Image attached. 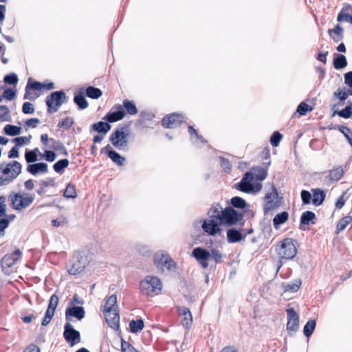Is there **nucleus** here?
<instances>
[{"instance_id": "1", "label": "nucleus", "mask_w": 352, "mask_h": 352, "mask_svg": "<svg viewBox=\"0 0 352 352\" xmlns=\"http://www.w3.org/2000/svg\"><path fill=\"white\" fill-rule=\"evenodd\" d=\"M208 219L200 221L201 228L209 236H214L222 232L221 226L243 227L245 223L243 212L228 206L225 208L219 203L213 204L208 210Z\"/></svg>"}, {"instance_id": "2", "label": "nucleus", "mask_w": 352, "mask_h": 352, "mask_svg": "<svg viewBox=\"0 0 352 352\" xmlns=\"http://www.w3.org/2000/svg\"><path fill=\"white\" fill-rule=\"evenodd\" d=\"M265 167L254 166L251 170L246 171L240 182L233 185V188L247 194L256 195L263 188L262 182L268 175V167L270 162L264 164Z\"/></svg>"}, {"instance_id": "3", "label": "nucleus", "mask_w": 352, "mask_h": 352, "mask_svg": "<svg viewBox=\"0 0 352 352\" xmlns=\"http://www.w3.org/2000/svg\"><path fill=\"white\" fill-rule=\"evenodd\" d=\"M191 256L196 259L203 269L208 267L210 260L213 261L215 264L221 263L223 261V254L213 247H210L209 250L204 247H196L193 248Z\"/></svg>"}, {"instance_id": "4", "label": "nucleus", "mask_w": 352, "mask_h": 352, "mask_svg": "<svg viewBox=\"0 0 352 352\" xmlns=\"http://www.w3.org/2000/svg\"><path fill=\"white\" fill-rule=\"evenodd\" d=\"M129 124L116 128L109 136V142L119 151H126L129 146Z\"/></svg>"}, {"instance_id": "5", "label": "nucleus", "mask_w": 352, "mask_h": 352, "mask_svg": "<svg viewBox=\"0 0 352 352\" xmlns=\"http://www.w3.org/2000/svg\"><path fill=\"white\" fill-rule=\"evenodd\" d=\"M69 97L63 89L51 92L45 99L47 113L52 114L58 111L60 107L68 102Z\"/></svg>"}, {"instance_id": "6", "label": "nucleus", "mask_w": 352, "mask_h": 352, "mask_svg": "<svg viewBox=\"0 0 352 352\" xmlns=\"http://www.w3.org/2000/svg\"><path fill=\"white\" fill-rule=\"evenodd\" d=\"M0 170L5 175L0 176V186L8 184L21 173V164L17 161H12L7 164H0Z\"/></svg>"}, {"instance_id": "7", "label": "nucleus", "mask_w": 352, "mask_h": 352, "mask_svg": "<svg viewBox=\"0 0 352 352\" xmlns=\"http://www.w3.org/2000/svg\"><path fill=\"white\" fill-rule=\"evenodd\" d=\"M297 241L292 238H285L279 242L276 250L281 259H293L297 254Z\"/></svg>"}, {"instance_id": "8", "label": "nucleus", "mask_w": 352, "mask_h": 352, "mask_svg": "<svg viewBox=\"0 0 352 352\" xmlns=\"http://www.w3.org/2000/svg\"><path fill=\"white\" fill-rule=\"evenodd\" d=\"M88 263L87 256L82 252H77L69 259L67 271L70 275H78L85 270Z\"/></svg>"}, {"instance_id": "9", "label": "nucleus", "mask_w": 352, "mask_h": 352, "mask_svg": "<svg viewBox=\"0 0 352 352\" xmlns=\"http://www.w3.org/2000/svg\"><path fill=\"white\" fill-rule=\"evenodd\" d=\"M162 289V281L157 276H146L140 283V289L142 295L149 296L151 293L157 294Z\"/></svg>"}, {"instance_id": "10", "label": "nucleus", "mask_w": 352, "mask_h": 352, "mask_svg": "<svg viewBox=\"0 0 352 352\" xmlns=\"http://www.w3.org/2000/svg\"><path fill=\"white\" fill-rule=\"evenodd\" d=\"M21 254V250L16 249L12 254H7L1 259V267L6 275H11L14 272L13 266L18 261Z\"/></svg>"}, {"instance_id": "11", "label": "nucleus", "mask_w": 352, "mask_h": 352, "mask_svg": "<svg viewBox=\"0 0 352 352\" xmlns=\"http://www.w3.org/2000/svg\"><path fill=\"white\" fill-rule=\"evenodd\" d=\"M228 206L230 208L241 211L243 215H249L250 217H254V212L250 209V204L248 203L243 198L239 196H234L227 201Z\"/></svg>"}, {"instance_id": "12", "label": "nucleus", "mask_w": 352, "mask_h": 352, "mask_svg": "<svg viewBox=\"0 0 352 352\" xmlns=\"http://www.w3.org/2000/svg\"><path fill=\"white\" fill-rule=\"evenodd\" d=\"M41 91V82L36 80L32 77H29L25 86L23 99L34 101L40 96Z\"/></svg>"}, {"instance_id": "13", "label": "nucleus", "mask_w": 352, "mask_h": 352, "mask_svg": "<svg viewBox=\"0 0 352 352\" xmlns=\"http://www.w3.org/2000/svg\"><path fill=\"white\" fill-rule=\"evenodd\" d=\"M65 340L73 346L80 342V333L74 329V326L69 322H66L64 325L63 333Z\"/></svg>"}, {"instance_id": "14", "label": "nucleus", "mask_w": 352, "mask_h": 352, "mask_svg": "<svg viewBox=\"0 0 352 352\" xmlns=\"http://www.w3.org/2000/svg\"><path fill=\"white\" fill-rule=\"evenodd\" d=\"M287 315V331L289 336H293L299 328V316L293 307L286 309Z\"/></svg>"}, {"instance_id": "15", "label": "nucleus", "mask_w": 352, "mask_h": 352, "mask_svg": "<svg viewBox=\"0 0 352 352\" xmlns=\"http://www.w3.org/2000/svg\"><path fill=\"white\" fill-rule=\"evenodd\" d=\"M184 116L177 112L166 114L161 121L162 126L165 129H173L184 122Z\"/></svg>"}, {"instance_id": "16", "label": "nucleus", "mask_w": 352, "mask_h": 352, "mask_svg": "<svg viewBox=\"0 0 352 352\" xmlns=\"http://www.w3.org/2000/svg\"><path fill=\"white\" fill-rule=\"evenodd\" d=\"M100 153L105 155L118 166H122L126 162V157L114 150L110 144H107L100 150Z\"/></svg>"}, {"instance_id": "17", "label": "nucleus", "mask_w": 352, "mask_h": 352, "mask_svg": "<svg viewBox=\"0 0 352 352\" xmlns=\"http://www.w3.org/2000/svg\"><path fill=\"white\" fill-rule=\"evenodd\" d=\"M226 230V239L228 243H240L245 239V234H243V228L230 226Z\"/></svg>"}, {"instance_id": "18", "label": "nucleus", "mask_w": 352, "mask_h": 352, "mask_svg": "<svg viewBox=\"0 0 352 352\" xmlns=\"http://www.w3.org/2000/svg\"><path fill=\"white\" fill-rule=\"evenodd\" d=\"M120 104H114L110 111L107 113L102 120L110 123H114L122 120L124 118V113Z\"/></svg>"}, {"instance_id": "19", "label": "nucleus", "mask_w": 352, "mask_h": 352, "mask_svg": "<svg viewBox=\"0 0 352 352\" xmlns=\"http://www.w3.org/2000/svg\"><path fill=\"white\" fill-rule=\"evenodd\" d=\"M85 317V310L82 306H67L65 309V320L70 322L73 318L81 321Z\"/></svg>"}, {"instance_id": "20", "label": "nucleus", "mask_w": 352, "mask_h": 352, "mask_svg": "<svg viewBox=\"0 0 352 352\" xmlns=\"http://www.w3.org/2000/svg\"><path fill=\"white\" fill-rule=\"evenodd\" d=\"M317 217L316 214L310 210L303 212L300 218L299 229L305 231L309 225L316 224Z\"/></svg>"}, {"instance_id": "21", "label": "nucleus", "mask_w": 352, "mask_h": 352, "mask_svg": "<svg viewBox=\"0 0 352 352\" xmlns=\"http://www.w3.org/2000/svg\"><path fill=\"white\" fill-rule=\"evenodd\" d=\"M26 170L33 176L43 175L48 172V165L43 162H34L28 164Z\"/></svg>"}, {"instance_id": "22", "label": "nucleus", "mask_w": 352, "mask_h": 352, "mask_svg": "<svg viewBox=\"0 0 352 352\" xmlns=\"http://www.w3.org/2000/svg\"><path fill=\"white\" fill-rule=\"evenodd\" d=\"M86 97L85 87H80L75 91L74 94V102L76 104L79 110H84L88 107L89 103Z\"/></svg>"}, {"instance_id": "23", "label": "nucleus", "mask_w": 352, "mask_h": 352, "mask_svg": "<svg viewBox=\"0 0 352 352\" xmlns=\"http://www.w3.org/2000/svg\"><path fill=\"white\" fill-rule=\"evenodd\" d=\"M337 21L339 23L346 22L352 25V6L345 3L337 15Z\"/></svg>"}, {"instance_id": "24", "label": "nucleus", "mask_w": 352, "mask_h": 352, "mask_svg": "<svg viewBox=\"0 0 352 352\" xmlns=\"http://www.w3.org/2000/svg\"><path fill=\"white\" fill-rule=\"evenodd\" d=\"M273 195L274 198H277L278 197V190L274 186H272V193L267 192L265 196L266 203L264 205L263 210L265 214L278 206V204L275 202L272 198Z\"/></svg>"}, {"instance_id": "25", "label": "nucleus", "mask_w": 352, "mask_h": 352, "mask_svg": "<svg viewBox=\"0 0 352 352\" xmlns=\"http://www.w3.org/2000/svg\"><path fill=\"white\" fill-rule=\"evenodd\" d=\"M111 129V123L102 120L92 124L90 126V132L94 131L105 135Z\"/></svg>"}, {"instance_id": "26", "label": "nucleus", "mask_w": 352, "mask_h": 352, "mask_svg": "<svg viewBox=\"0 0 352 352\" xmlns=\"http://www.w3.org/2000/svg\"><path fill=\"white\" fill-rule=\"evenodd\" d=\"M119 309L118 305V298L116 294L111 295L106 300L105 305L103 309L104 316H107V314H111L112 311H116Z\"/></svg>"}, {"instance_id": "27", "label": "nucleus", "mask_w": 352, "mask_h": 352, "mask_svg": "<svg viewBox=\"0 0 352 352\" xmlns=\"http://www.w3.org/2000/svg\"><path fill=\"white\" fill-rule=\"evenodd\" d=\"M312 204L315 206H321L326 198V191L322 188H312Z\"/></svg>"}, {"instance_id": "28", "label": "nucleus", "mask_w": 352, "mask_h": 352, "mask_svg": "<svg viewBox=\"0 0 352 352\" xmlns=\"http://www.w3.org/2000/svg\"><path fill=\"white\" fill-rule=\"evenodd\" d=\"M124 113V117L129 114L130 116H135L138 113V109L135 102L133 100L124 99L121 104Z\"/></svg>"}, {"instance_id": "29", "label": "nucleus", "mask_w": 352, "mask_h": 352, "mask_svg": "<svg viewBox=\"0 0 352 352\" xmlns=\"http://www.w3.org/2000/svg\"><path fill=\"white\" fill-rule=\"evenodd\" d=\"M157 265V267H166L168 270L170 271L176 269L177 263L168 254H162L161 258L158 260Z\"/></svg>"}, {"instance_id": "30", "label": "nucleus", "mask_w": 352, "mask_h": 352, "mask_svg": "<svg viewBox=\"0 0 352 352\" xmlns=\"http://www.w3.org/2000/svg\"><path fill=\"white\" fill-rule=\"evenodd\" d=\"M348 62L345 55L340 53H333V65L336 69L340 70L347 66Z\"/></svg>"}, {"instance_id": "31", "label": "nucleus", "mask_w": 352, "mask_h": 352, "mask_svg": "<svg viewBox=\"0 0 352 352\" xmlns=\"http://www.w3.org/2000/svg\"><path fill=\"white\" fill-rule=\"evenodd\" d=\"M113 316L112 318H109L111 314H107V316H104L105 321L107 324L112 329L115 330H118L120 328V314L119 309L116 311H112Z\"/></svg>"}, {"instance_id": "32", "label": "nucleus", "mask_w": 352, "mask_h": 352, "mask_svg": "<svg viewBox=\"0 0 352 352\" xmlns=\"http://www.w3.org/2000/svg\"><path fill=\"white\" fill-rule=\"evenodd\" d=\"M40 157L41 152L38 148H34L32 150L25 148V159L28 164H30L32 163L36 162L38 160H40Z\"/></svg>"}, {"instance_id": "33", "label": "nucleus", "mask_w": 352, "mask_h": 352, "mask_svg": "<svg viewBox=\"0 0 352 352\" xmlns=\"http://www.w3.org/2000/svg\"><path fill=\"white\" fill-rule=\"evenodd\" d=\"M301 284V280L300 278H297L290 283H282L281 287L284 292L296 293L300 289Z\"/></svg>"}, {"instance_id": "34", "label": "nucleus", "mask_w": 352, "mask_h": 352, "mask_svg": "<svg viewBox=\"0 0 352 352\" xmlns=\"http://www.w3.org/2000/svg\"><path fill=\"white\" fill-rule=\"evenodd\" d=\"M155 118V114L151 111H142L139 113L138 118L136 120V126H144L147 122L151 121Z\"/></svg>"}, {"instance_id": "35", "label": "nucleus", "mask_w": 352, "mask_h": 352, "mask_svg": "<svg viewBox=\"0 0 352 352\" xmlns=\"http://www.w3.org/2000/svg\"><path fill=\"white\" fill-rule=\"evenodd\" d=\"M50 142L52 143L50 147L54 152H58L59 155L68 156L69 152L60 141L51 138Z\"/></svg>"}, {"instance_id": "36", "label": "nucleus", "mask_w": 352, "mask_h": 352, "mask_svg": "<svg viewBox=\"0 0 352 352\" xmlns=\"http://www.w3.org/2000/svg\"><path fill=\"white\" fill-rule=\"evenodd\" d=\"M129 331L132 333H138L140 332L144 327V322L142 318L137 320H131L129 323Z\"/></svg>"}, {"instance_id": "37", "label": "nucleus", "mask_w": 352, "mask_h": 352, "mask_svg": "<svg viewBox=\"0 0 352 352\" xmlns=\"http://www.w3.org/2000/svg\"><path fill=\"white\" fill-rule=\"evenodd\" d=\"M85 94L87 97L94 100H97L102 96V91L100 88L89 85L87 88H85Z\"/></svg>"}, {"instance_id": "38", "label": "nucleus", "mask_w": 352, "mask_h": 352, "mask_svg": "<svg viewBox=\"0 0 352 352\" xmlns=\"http://www.w3.org/2000/svg\"><path fill=\"white\" fill-rule=\"evenodd\" d=\"M178 312L180 316H184V320L186 321V324L184 325L188 329L192 323V316L190 309L186 307H179Z\"/></svg>"}, {"instance_id": "39", "label": "nucleus", "mask_w": 352, "mask_h": 352, "mask_svg": "<svg viewBox=\"0 0 352 352\" xmlns=\"http://www.w3.org/2000/svg\"><path fill=\"white\" fill-rule=\"evenodd\" d=\"M289 219V213L287 211H283L275 215L273 219V226L275 229H278L280 226L285 223Z\"/></svg>"}, {"instance_id": "40", "label": "nucleus", "mask_w": 352, "mask_h": 352, "mask_svg": "<svg viewBox=\"0 0 352 352\" xmlns=\"http://www.w3.org/2000/svg\"><path fill=\"white\" fill-rule=\"evenodd\" d=\"M69 164V161L68 159H60L53 164L52 168L56 173L62 175L65 172V168L68 167Z\"/></svg>"}, {"instance_id": "41", "label": "nucleus", "mask_w": 352, "mask_h": 352, "mask_svg": "<svg viewBox=\"0 0 352 352\" xmlns=\"http://www.w3.org/2000/svg\"><path fill=\"white\" fill-rule=\"evenodd\" d=\"M15 143V146H13L8 153L9 158H16L19 155V147L22 146V136H19L12 140Z\"/></svg>"}, {"instance_id": "42", "label": "nucleus", "mask_w": 352, "mask_h": 352, "mask_svg": "<svg viewBox=\"0 0 352 352\" xmlns=\"http://www.w3.org/2000/svg\"><path fill=\"white\" fill-rule=\"evenodd\" d=\"M316 327V320L310 319L309 320L303 327V334L307 338H310L314 333Z\"/></svg>"}, {"instance_id": "43", "label": "nucleus", "mask_w": 352, "mask_h": 352, "mask_svg": "<svg viewBox=\"0 0 352 352\" xmlns=\"http://www.w3.org/2000/svg\"><path fill=\"white\" fill-rule=\"evenodd\" d=\"M344 171L342 166L329 170L328 179L331 182H338L341 179Z\"/></svg>"}, {"instance_id": "44", "label": "nucleus", "mask_w": 352, "mask_h": 352, "mask_svg": "<svg viewBox=\"0 0 352 352\" xmlns=\"http://www.w3.org/2000/svg\"><path fill=\"white\" fill-rule=\"evenodd\" d=\"M63 196L66 199H75L77 197L78 194L76 186L72 183L67 184L64 190Z\"/></svg>"}, {"instance_id": "45", "label": "nucleus", "mask_w": 352, "mask_h": 352, "mask_svg": "<svg viewBox=\"0 0 352 352\" xmlns=\"http://www.w3.org/2000/svg\"><path fill=\"white\" fill-rule=\"evenodd\" d=\"M351 221L352 217L349 215L345 216L340 219L337 223L336 233L338 234L343 231Z\"/></svg>"}, {"instance_id": "46", "label": "nucleus", "mask_w": 352, "mask_h": 352, "mask_svg": "<svg viewBox=\"0 0 352 352\" xmlns=\"http://www.w3.org/2000/svg\"><path fill=\"white\" fill-rule=\"evenodd\" d=\"M58 154L53 150L45 149L44 152L41 153L40 160H44L47 162H53L57 158Z\"/></svg>"}, {"instance_id": "47", "label": "nucleus", "mask_w": 352, "mask_h": 352, "mask_svg": "<svg viewBox=\"0 0 352 352\" xmlns=\"http://www.w3.org/2000/svg\"><path fill=\"white\" fill-rule=\"evenodd\" d=\"M3 131L7 135L16 136L21 133V127L12 124H6L4 126Z\"/></svg>"}, {"instance_id": "48", "label": "nucleus", "mask_w": 352, "mask_h": 352, "mask_svg": "<svg viewBox=\"0 0 352 352\" xmlns=\"http://www.w3.org/2000/svg\"><path fill=\"white\" fill-rule=\"evenodd\" d=\"M314 109V107L305 102H301L297 107L296 113H298L300 116H303L307 115V113L311 112Z\"/></svg>"}, {"instance_id": "49", "label": "nucleus", "mask_w": 352, "mask_h": 352, "mask_svg": "<svg viewBox=\"0 0 352 352\" xmlns=\"http://www.w3.org/2000/svg\"><path fill=\"white\" fill-rule=\"evenodd\" d=\"M11 198V206L15 210H21L22 208V194L18 192L13 196L10 195Z\"/></svg>"}, {"instance_id": "50", "label": "nucleus", "mask_w": 352, "mask_h": 352, "mask_svg": "<svg viewBox=\"0 0 352 352\" xmlns=\"http://www.w3.org/2000/svg\"><path fill=\"white\" fill-rule=\"evenodd\" d=\"M283 137V135L278 131H274L270 138L271 145L273 147H277L280 144Z\"/></svg>"}, {"instance_id": "51", "label": "nucleus", "mask_w": 352, "mask_h": 352, "mask_svg": "<svg viewBox=\"0 0 352 352\" xmlns=\"http://www.w3.org/2000/svg\"><path fill=\"white\" fill-rule=\"evenodd\" d=\"M338 115L340 118L344 119H349L352 117V111H351L349 108L345 107L341 110L336 109L333 112L332 116Z\"/></svg>"}, {"instance_id": "52", "label": "nucleus", "mask_w": 352, "mask_h": 352, "mask_svg": "<svg viewBox=\"0 0 352 352\" xmlns=\"http://www.w3.org/2000/svg\"><path fill=\"white\" fill-rule=\"evenodd\" d=\"M40 122V120L37 118H28L23 121V127L25 128L26 130L30 128L34 129Z\"/></svg>"}, {"instance_id": "53", "label": "nucleus", "mask_w": 352, "mask_h": 352, "mask_svg": "<svg viewBox=\"0 0 352 352\" xmlns=\"http://www.w3.org/2000/svg\"><path fill=\"white\" fill-rule=\"evenodd\" d=\"M333 97L338 99L340 102H344L348 98L345 91V87H339L333 92Z\"/></svg>"}, {"instance_id": "54", "label": "nucleus", "mask_w": 352, "mask_h": 352, "mask_svg": "<svg viewBox=\"0 0 352 352\" xmlns=\"http://www.w3.org/2000/svg\"><path fill=\"white\" fill-rule=\"evenodd\" d=\"M136 251L143 256L148 257L151 254V251L148 245L142 244H137L135 245Z\"/></svg>"}, {"instance_id": "55", "label": "nucleus", "mask_w": 352, "mask_h": 352, "mask_svg": "<svg viewBox=\"0 0 352 352\" xmlns=\"http://www.w3.org/2000/svg\"><path fill=\"white\" fill-rule=\"evenodd\" d=\"M300 197L302 202V205H308L312 203V195L307 190H302L300 192Z\"/></svg>"}, {"instance_id": "56", "label": "nucleus", "mask_w": 352, "mask_h": 352, "mask_svg": "<svg viewBox=\"0 0 352 352\" xmlns=\"http://www.w3.org/2000/svg\"><path fill=\"white\" fill-rule=\"evenodd\" d=\"M219 158L220 160L221 167L226 173H230L232 171V164L229 160L223 156H219Z\"/></svg>"}, {"instance_id": "57", "label": "nucleus", "mask_w": 352, "mask_h": 352, "mask_svg": "<svg viewBox=\"0 0 352 352\" xmlns=\"http://www.w3.org/2000/svg\"><path fill=\"white\" fill-rule=\"evenodd\" d=\"M121 351L122 352H140L123 338H121Z\"/></svg>"}, {"instance_id": "58", "label": "nucleus", "mask_w": 352, "mask_h": 352, "mask_svg": "<svg viewBox=\"0 0 352 352\" xmlns=\"http://www.w3.org/2000/svg\"><path fill=\"white\" fill-rule=\"evenodd\" d=\"M74 123V120L71 117H66L65 118L60 120L58 123V128H65V129H69Z\"/></svg>"}, {"instance_id": "59", "label": "nucleus", "mask_w": 352, "mask_h": 352, "mask_svg": "<svg viewBox=\"0 0 352 352\" xmlns=\"http://www.w3.org/2000/svg\"><path fill=\"white\" fill-rule=\"evenodd\" d=\"M58 302H59V299H58V296L55 294H52L50 298V300H49V303H48L47 309H50L52 311L55 312L56 307L58 306Z\"/></svg>"}, {"instance_id": "60", "label": "nucleus", "mask_w": 352, "mask_h": 352, "mask_svg": "<svg viewBox=\"0 0 352 352\" xmlns=\"http://www.w3.org/2000/svg\"><path fill=\"white\" fill-rule=\"evenodd\" d=\"M18 76L14 73H10L5 76L3 81L6 84L16 85L18 82Z\"/></svg>"}, {"instance_id": "61", "label": "nucleus", "mask_w": 352, "mask_h": 352, "mask_svg": "<svg viewBox=\"0 0 352 352\" xmlns=\"http://www.w3.org/2000/svg\"><path fill=\"white\" fill-rule=\"evenodd\" d=\"M54 313V311H52V310L47 309L45 312L44 317L42 319L41 325L43 327L48 325L52 319L53 318Z\"/></svg>"}, {"instance_id": "62", "label": "nucleus", "mask_w": 352, "mask_h": 352, "mask_svg": "<svg viewBox=\"0 0 352 352\" xmlns=\"http://www.w3.org/2000/svg\"><path fill=\"white\" fill-rule=\"evenodd\" d=\"M343 32L344 29L340 24H336L333 29L328 30V34L329 36L334 34L338 36H341L344 37Z\"/></svg>"}, {"instance_id": "63", "label": "nucleus", "mask_w": 352, "mask_h": 352, "mask_svg": "<svg viewBox=\"0 0 352 352\" xmlns=\"http://www.w3.org/2000/svg\"><path fill=\"white\" fill-rule=\"evenodd\" d=\"M41 91H51L56 88L54 82L48 79L45 80L43 82H41Z\"/></svg>"}, {"instance_id": "64", "label": "nucleus", "mask_w": 352, "mask_h": 352, "mask_svg": "<svg viewBox=\"0 0 352 352\" xmlns=\"http://www.w3.org/2000/svg\"><path fill=\"white\" fill-rule=\"evenodd\" d=\"M16 90L12 88H7L3 94V97L5 98L8 100H12L16 97Z\"/></svg>"}]
</instances>
